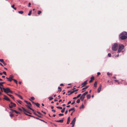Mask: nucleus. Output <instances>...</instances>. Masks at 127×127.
I'll return each mask as SVG.
<instances>
[{"label":"nucleus","mask_w":127,"mask_h":127,"mask_svg":"<svg viewBox=\"0 0 127 127\" xmlns=\"http://www.w3.org/2000/svg\"><path fill=\"white\" fill-rule=\"evenodd\" d=\"M88 93V91H87L84 93L83 95H84L85 96Z\"/></svg>","instance_id":"4be33fe9"},{"label":"nucleus","mask_w":127,"mask_h":127,"mask_svg":"<svg viewBox=\"0 0 127 127\" xmlns=\"http://www.w3.org/2000/svg\"><path fill=\"white\" fill-rule=\"evenodd\" d=\"M85 96L84 95H82L80 97V99L81 100V101H82L84 99Z\"/></svg>","instance_id":"ddd939ff"},{"label":"nucleus","mask_w":127,"mask_h":127,"mask_svg":"<svg viewBox=\"0 0 127 127\" xmlns=\"http://www.w3.org/2000/svg\"><path fill=\"white\" fill-rule=\"evenodd\" d=\"M76 121L75 118L73 119V120L70 123V124L72 125V127H73L74 126L75 123Z\"/></svg>","instance_id":"0eeeda50"},{"label":"nucleus","mask_w":127,"mask_h":127,"mask_svg":"<svg viewBox=\"0 0 127 127\" xmlns=\"http://www.w3.org/2000/svg\"><path fill=\"white\" fill-rule=\"evenodd\" d=\"M4 99L7 100V101H10V100L6 96L4 95Z\"/></svg>","instance_id":"1a4fd4ad"},{"label":"nucleus","mask_w":127,"mask_h":127,"mask_svg":"<svg viewBox=\"0 0 127 127\" xmlns=\"http://www.w3.org/2000/svg\"><path fill=\"white\" fill-rule=\"evenodd\" d=\"M27 104H28L31 106L32 105L31 103L30 102H28V103H27Z\"/></svg>","instance_id":"5fc2aeb1"},{"label":"nucleus","mask_w":127,"mask_h":127,"mask_svg":"<svg viewBox=\"0 0 127 127\" xmlns=\"http://www.w3.org/2000/svg\"><path fill=\"white\" fill-rule=\"evenodd\" d=\"M18 12L20 14H22L24 12L23 11H19Z\"/></svg>","instance_id":"7c9ffc66"},{"label":"nucleus","mask_w":127,"mask_h":127,"mask_svg":"<svg viewBox=\"0 0 127 127\" xmlns=\"http://www.w3.org/2000/svg\"><path fill=\"white\" fill-rule=\"evenodd\" d=\"M44 114H46V113L45 112H44L43 111H41Z\"/></svg>","instance_id":"0e129e2a"},{"label":"nucleus","mask_w":127,"mask_h":127,"mask_svg":"<svg viewBox=\"0 0 127 127\" xmlns=\"http://www.w3.org/2000/svg\"><path fill=\"white\" fill-rule=\"evenodd\" d=\"M124 45L122 44L119 45L118 53H120L122 50L124 48Z\"/></svg>","instance_id":"f03ea898"},{"label":"nucleus","mask_w":127,"mask_h":127,"mask_svg":"<svg viewBox=\"0 0 127 127\" xmlns=\"http://www.w3.org/2000/svg\"><path fill=\"white\" fill-rule=\"evenodd\" d=\"M3 73L5 75H6V72L5 71H3Z\"/></svg>","instance_id":"09e8293b"},{"label":"nucleus","mask_w":127,"mask_h":127,"mask_svg":"<svg viewBox=\"0 0 127 127\" xmlns=\"http://www.w3.org/2000/svg\"><path fill=\"white\" fill-rule=\"evenodd\" d=\"M81 95V94H79L76 97H73V99H76V98H79V97Z\"/></svg>","instance_id":"f8f14e48"},{"label":"nucleus","mask_w":127,"mask_h":127,"mask_svg":"<svg viewBox=\"0 0 127 127\" xmlns=\"http://www.w3.org/2000/svg\"><path fill=\"white\" fill-rule=\"evenodd\" d=\"M80 99H78L76 101V102L77 103H79L80 102Z\"/></svg>","instance_id":"c9c22d12"},{"label":"nucleus","mask_w":127,"mask_h":127,"mask_svg":"<svg viewBox=\"0 0 127 127\" xmlns=\"http://www.w3.org/2000/svg\"><path fill=\"white\" fill-rule=\"evenodd\" d=\"M14 6H15L13 4L11 6V7L12 8H13L14 7Z\"/></svg>","instance_id":"e2e57ef3"},{"label":"nucleus","mask_w":127,"mask_h":127,"mask_svg":"<svg viewBox=\"0 0 127 127\" xmlns=\"http://www.w3.org/2000/svg\"><path fill=\"white\" fill-rule=\"evenodd\" d=\"M33 117L34 118H35V119H37L39 120V118H37V117H35L34 116H33Z\"/></svg>","instance_id":"864d4df0"},{"label":"nucleus","mask_w":127,"mask_h":127,"mask_svg":"<svg viewBox=\"0 0 127 127\" xmlns=\"http://www.w3.org/2000/svg\"><path fill=\"white\" fill-rule=\"evenodd\" d=\"M65 110V107H64L63 108V109L61 110V112L62 113H64V112Z\"/></svg>","instance_id":"b1692460"},{"label":"nucleus","mask_w":127,"mask_h":127,"mask_svg":"<svg viewBox=\"0 0 127 127\" xmlns=\"http://www.w3.org/2000/svg\"><path fill=\"white\" fill-rule=\"evenodd\" d=\"M97 82L96 81L95 82L94 84V86L96 88L97 87Z\"/></svg>","instance_id":"6ab92c4d"},{"label":"nucleus","mask_w":127,"mask_h":127,"mask_svg":"<svg viewBox=\"0 0 127 127\" xmlns=\"http://www.w3.org/2000/svg\"><path fill=\"white\" fill-rule=\"evenodd\" d=\"M64 118H63L62 120H60L58 121H56L57 122H60L61 123H62L63 122V119Z\"/></svg>","instance_id":"4468645a"},{"label":"nucleus","mask_w":127,"mask_h":127,"mask_svg":"<svg viewBox=\"0 0 127 127\" xmlns=\"http://www.w3.org/2000/svg\"><path fill=\"white\" fill-rule=\"evenodd\" d=\"M107 74L108 75H112V74L111 73H110L109 72H108L107 73Z\"/></svg>","instance_id":"79ce46f5"},{"label":"nucleus","mask_w":127,"mask_h":127,"mask_svg":"<svg viewBox=\"0 0 127 127\" xmlns=\"http://www.w3.org/2000/svg\"><path fill=\"white\" fill-rule=\"evenodd\" d=\"M31 5V3L30 2L29 3L28 6L29 7H30L31 6H30Z\"/></svg>","instance_id":"680f3d73"},{"label":"nucleus","mask_w":127,"mask_h":127,"mask_svg":"<svg viewBox=\"0 0 127 127\" xmlns=\"http://www.w3.org/2000/svg\"><path fill=\"white\" fill-rule=\"evenodd\" d=\"M87 99H89L91 97V95H87Z\"/></svg>","instance_id":"5701e85b"},{"label":"nucleus","mask_w":127,"mask_h":127,"mask_svg":"<svg viewBox=\"0 0 127 127\" xmlns=\"http://www.w3.org/2000/svg\"><path fill=\"white\" fill-rule=\"evenodd\" d=\"M16 104L13 103L12 102H10V104H9V107L10 108H12L13 107H16Z\"/></svg>","instance_id":"20e7f679"},{"label":"nucleus","mask_w":127,"mask_h":127,"mask_svg":"<svg viewBox=\"0 0 127 127\" xmlns=\"http://www.w3.org/2000/svg\"><path fill=\"white\" fill-rule=\"evenodd\" d=\"M2 63L4 65H6V64L4 62H3Z\"/></svg>","instance_id":"6e6d98bb"},{"label":"nucleus","mask_w":127,"mask_h":127,"mask_svg":"<svg viewBox=\"0 0 127 127\" xmlns=\"http://www.w3.org/2000/svg\"><path fill=\"white\" fill-rule=\"evenodd\" d=\"M71 101H69L68 102V103H67V104L68 105V104H70V103H71Z\"/></svg>","instance_id":"bf43d9fd"},{"label":"nucleus","mask_w":127,"mask_h":127,"mask_svg":"<svg viewBox=\"0 0 127 127\" xmlns=\"http://www.w3.org/2000/svg\"><path fill=\"white\" fill-rule=\"evenodd\" d=\"M70 107V105H68L66 106V107L67 108L69 107Z\"/></svg>","instance_id":"774afa93"},{"label":"nucleus","mask_w":127,"mask_h":127,"mask_svg":"<svg viewBox=\"0 0 127 127\" xmlns=\"http://www.w3.org/2000/svg\"><path fill=\"white\" fill-rule=\"evenodd\" d=\"M68 111L67 110H66V111H65V114H66L68 112Z\"/></svg>","instance_id":"13d9d810"},{"label":"nucleus","mask_w":127,"mask_h":127,"mask_svg":"<svg viewBox=\"0 0 127 127\" xmlns=\"http://www.w3.org/2000/svg\"><path fill=\"white\" fill-rule=\"evenodd\" d=\"M14 112H15V113L17 114L18 112L16 110H14Z\"/></svg>","instance_id":"3c124183"},{"label":"nucleus","mask_w":127,"mask_h":127,"mask_svg":"<svg viewBox=\"0 0 127 127\" xmlns=\"http://www.w3.org/2000/svg\"><path fill=\"white\" fill-rule=\"evenodd\" d=\"M32 100H33L34 99H35V98H34L32 96V97H31V98H30Z\"/></svg>","instance_id":"e433bc0d"},{"label":"nucleus","mask_w":127,"mask_h":127,"mask_svg":"<svg viewBox=\"0 0 127 127\" xmlns=\"http://www.w3.org/2000/svg\"><path fill=\"white\" fill-rule=\"evenodd\" d=\"M37 113H38V114H39L40 115H42V114L39 112L37 111Z\"/></svg>","instance_id":"8fccbe9b"},{"label":"nucleus","mask_w":127,"mask_h":127,"mask_svg":"<svg viewBox=\"0 0 127 127\" xmlns=\"http://www.w3.org/2000/svg\"><path fill=\"white\" fill-rule=\"evenodd\" d=\"M89 87V86H86L85 87L83 88L82 89V90H84L86 89H87Z\"/></svg>","instance_id":"bb28decb"},{"label":"nucleus","mask_w":127,"mask_h":127,"mask_svg":"<svg viewBox=\"0 0 127 127\" xmlns=\"http://www.w3.org/2000/svg\"><path fill=\"white\" fill-rule=\"evenodd\" d=\"M3 85L1 84V82L0 83V87H3Z\"/></svg>","instance_id":"49530a36"},{"label":"nucleus","mask_w":127,"mask_h":127,"mask_svg":"<svg viewBox=\"0 0 127 127\" xmlns=\"http://www.w3.org/2000/svg\"><path fill=\"white\" fill-rule=\"evenodd\" d=\"M0 65L2 66H3V64H1V63H0Z\"/></svg>","instance_id":"69168bd1"},{"label":"nucleus","mask_w":127,"mask_h":127,"mask_svg":"<svg viewBox=\"0 0 127 127\" xmlns=\"http://www.w3.org/2000/svg\"><path fill=\"white\" fill-rule=\"evenodd\" d=\"M14 76L13 75H10L9 76V78H12Z\"/></svg>","instance_id":"c85d7f7f"},{"label":"nucleus","mask_w":127,"mask_h":127,"mask_svg":"<svg viewBox=\"0 0 127 127\" xmlns=\"http://www.w3.org/2000/svg\"><path fill=\"white\" fill-rule=\"evenodd\" d=\"M118 48V45L117 43L115 44L112 47V50L113 51H116L117 50Z\"/></svg>","instance_id":"7ed1b4c3"},{"label":"nucleus","mask_w":127,"mask_h":127,"mask_svg":"<svg viewBox=\"0 0 127 127\" xmlns=\"http://www.w3.org/2000/svg\"><path fill=\"white\" fill-rule=\"evenodd\" d=\"M100 74V73L99 72H98L97 73V75L98 76Z\"/></svg>","instance_id":"4d7b16f0"},{"label":"nucleus","mask_w":127,"mask_h":127,"mask_svg":"<svg viewBox=\"0 0 127 127\" xmlns=\"http://www.w3.org/2000/svg\"><path fill=\"white\" fill-rule=\"evenodd\" d=\"M119 37L122 40L126 39L127 38V32H122L120 34Z\"/></svg>","instance_id":"f257e3e1"},{"label":"nucleus","mask_w":127,"mask_h":127,"mask_svg":"<svg viewBox=\"0 0 127 127\" xmlns=\"http://www.w3.org/2000/svg\"><path fill=\"white\" fill-rule=\"evenodd\" d=\"M59 115L60 116H63V115H64V114H59Z\"/></svg>","instance_id":"de8ad7c7"},{"label":"nucleus","mask_w":127,"mask_h":127,"mask_svg":"<svg viewBox=\"0 0 127 127\" xmlns=\"http://www.w3.org/2000/svg\"><path fill=\"white\" fill-rule=\"evenodd\" d=\"M41 13V11L40 10H39L38 11V12H37V14H38L39 15Z\"/></svg>","instance_id":"f704fd0d"},{"label":"nucleus","mask_w":127,"mask_h":127,"mask_svg":"<svg viewBox=\"0 0 127 127\" xmlns=\"http://www.w3.org/2000/svg\"><path fill=\"white\" fill-rule=\"evenodd\" d=\"M56 108L58 109H62V108L61 107L58 106Z\"/></svg>","instance_id":"72a5a7b5"},{"label":"nucleus","mask_w":127,"mask_h":127,"mask_svg":"<svg viewBox=\"0 0 127 127\" xmlns=\"http://www.w3.org/2000/svg\"><path fill=\"white\" fill-rule=\"evenodd\" d=\"M75 102V100H74L73 101V102L71 103V104L72 105H73V104H74Z\"/></svg>","instance_id":"37998d69"},{"label":"nucleus","mask_w":127,"mask_h":127,"mask_svg":"<svg viewBox=\"0 0 127 127\" xmlns=\"http://www.w3.org/2000/svg\"><path fill=\"white\" fill-rule=\"evenodd\" d=\"M26 106L29 109L32 110L33 111H34V110L33 109H32V108H31L30 107V106L29 105H26Z\"/></svg>","instance_id":"dca6fc26"},{"label":"nucleus","mask_w":127,"mask_h":127,"mask_svg":"<svg viewBox=\"0 0 127 127\" xmlns=\"http://www.w3.org/2000/svg\"><path fill=\"white\" fill-rule=\"evenodd\" d=\"M18 109H19V110H20V111H23V110H22V109H21V108H19Z\"/></svg>","instance_id":"052dcab7"},{"label":"nucleus","mask_w":127,"mask_h":127,"mask_svg":"<svg viewBox=\"0 0 127 127\" xmlns=\"http://www.w3.org/2000/svg\"><path fill=\"white\" fill-rule=\"evenodd\" d=\"M84 107V105L83 104H82L81 105V106H80V109H81L82 108H83Z\"/></svg>","instance_id":"2f4dec72"},{"label":"nucleus","mask_w":127,"mask_h":127,"mask_svg":"<svg viewBox=\"0 0 127 127\" xmlns=\"http://www.w3.org/2000/svg\"><path fill=\"white\" fill-rule=\"evenodd\" d=\"M39 120L40 121H43V122H45V123H47L46 122H45V121H44V120H41V119H39Z\"/></svg>","instance_id":"a18cd8bd"},{"label":"nucleus","mask_w":127,"mask_h":127,"mask_svg":"<svg viewBox=\"0 0 127 127\" xmlns=\"http://www.w3.org/2000/svg\"><path fill=\"white\" fill-rule=\"evenodd\" d=\"M87 80H86L85 81V82H84L81 85H82V87H83L85 86L87 84Z\"/></svg>","instance_id":"9d476101"},{"label":"nucleus","mask_w":127,"mask_h":127,"mask_svg":"<svg viewBox=\"0 0 127 127\" xmlns=\"http://www.w3.org/2000/svg\"><path fill=\"white\" fill-rule=\"evenodd\" d=\"M32 11L31 10H30L29 11V13L28 14V15L29 16H30L31 15V14L32 13Z\"/></svg>","instance_id":"c756f323"},{"label":"nucleus","mask_w":127,"mask_h":127,"mask_svg":"<svg viewBox=\"0 0 127 127\" xmlns=\"http://www.w3.org/2000/svg\"><path fill=\"white\" fill-rule=\"evenodd\" d=\"M13 116H14L13 115V114H11L10 115V116L11 117H13Z\"/></svg>","instance_id":"c03bdc74"},{"label":"nucleus","mask_w":127,"mask_h":127,"mask_svg":"<svg viewBox=\"0 0 127 127\" xmlns=\"http://www.w3.org/2000/svg\"><path fill=\"white\" fill-rule=\"evenodd\" d=\"M95 79L94 77V76H92L91 78V80L89 81L90 83L92 82Z\"/></svg>","instance_id":"9b49d317"},{"label":"nucleus","mask_w":127,"mask_h":127,"mask_svg":"<svg viewBox=\"0 0 127 127\" xmlns=\"http://www.w3.org/2000/svg\"><path fill=\"white\" fill-rule=\"evenodd\" d=\"M7 95L10 96L13 99H14V97L13 96V95H9V94H8Z\"/></svg>","instance_id":"aec40b11"},{"label":"nucleus","mask_w":127,"mask_h":127,"mask_svg":"<svg viewBox=\"0 0 127 127\" xmlns=\"http://www.w3.org/2000/svg\"><path fill=\"white\" fill-rule=\"evenodd\" d=\"M70 117H69L67 119V124H69L70 122Z\"/></svg>","instance_id":"2eb2a0df"},{"label":"nucleus","mask_w":127,"mask_h":127,"mask_svg":"<svg viewBox=\"0 0 127 127\" xmlns=\"http://www.w3.org/2000/svg\"><path fill=\"white\" fill-rule=\"evenodd\" d=\"M48 98L49 99V100L51 101L53 99V98L52 97H50Z\"/></svg>","instance_id":"cd10ccee"},{"label":"nucleus","mask_w":127,"mask_h":127,"mask_svg":"<svg viewBox=\"0 0 127 127\" xmlns=\"http://www.w3.org/2000/svg\"><path fill=\"white\" fill-rule=\"evenodd\" d=\"M22 109H23V111L24 112H24H26L30 114H32L31 113L28 112V110L26 109L23 107H22Z\"/></svg>","instance_id":"423d86ee"},{"label":"nucleus","mask_w":127,"mask_h":127,"mask_svg":"<svg viewBox=\"0 0 127 127\" xmlns=\"http://www.w3.org/2000/svg\"><path fill=\"white\" fill-rule=\"evenodd\" d=\"M13 80L16 83V84H17L18 82H17V81L16 80L14 79H13Z\"/></svg>","instance_id":"473e14b6"},{"label":"nucleus","mask_w":127,"mask_h":127,"mask_svg":"<svg viewBox=\"0 0 127 127\" xmlns=\"http://www.w3.org/2000/svg\"><path fill=\"white\" fill-rule=\"evenodd\" d=\"M70 93V94H72L73 93L72 91H68L67 92V93Z\"/></svg>","instance_id":"58836bf2"},{"label":"nucleus","mask_w":127,"mask_h":127,"mask_svg":"<svg viewBox=\"0 0 127 127\" xmlns=\"http://www.w3.org/2000/svg\"><path fill=\"white\" fill-rule=\"evenodd\" d=\"M24 114H25L26 115H27V116H30V117H33V116H32V115H30L28 114H27L26 113H25V112H24Z\"/></svg>","instance_id":"393cba45"},{"label":"nucleus","mask_w":127,"mask_h":127,"mask_svg":"<svg viewBox=\"0 0 127 127\" xmlns=\"http://www.w3.org/2000/svg\"><path fill=\"white\" fill-rule=\"evenodd\" d=\"M36 106H37V107H39V106H40V104H39L38 103H35V104Z\"/></svg>","instance_id":"412c9836"},{"label":"nucleus","mask_w":127,"mask_h":127,"mask_svg":"<svg viewBox=\"0 0 127 127\" xmlns=\"http://www.w3.org/2000/svg\"><path fill=\"white\" fill-rule=\"evenodd\" d=\"M17 101L18 102V103H19L20 104H21V103L22 102L20 100H18Z\"/></svg>","instance_id":"a19ab883"},{"label":"nucleus","mask_w":127,"mask_h":127,"mask_svg":"<svg viewBox=\"0 0 127 127\" xmlns=\"http://www.w3.org/2000/svg\"><path fill=\"white\" fill-rule=\"evenodd\" d=\"M108 57H110L111 56V54L110 53H108Z\"/></svg>","instance_id":"ea45409f"},{"label":"nucleus","mask_w":127,"mask_h":127,"mask_svg":"<svg viewBox=\"0 0 127 127\" xmlns=\"http://www.w3.org/2000/svg\"><path fill=\"white\" fill-rule=\"evenodd\" d=\"M71 111H73V112H74L75 111V108L74 107L72 108H71L70 109L68 110L69 112H70Z\"/></svg>","instance_id":"f3484780"},{"label":"nucleus","mask_w":127,"mask_h":127,"mask_svg":"<svg viewBox=\"0 0 127 127\" xmlns=\"http://www.w3.org/2000/svg\"><path fill=\"white\" fill-rule=\"evenodd\" d=\"M0 61L2 63L4 62L3 59H0Z\"/></svg>","instance_id":"4c0bfd02"},{"label":"nucleus","mask_w":127,"mask_h":127,"mask_svg":"<svg viewBox=\"0 0 127 127\" xmlns=\"http://www.w3.org/2000/svg\"><path fill=\"white\" fill-rule=\"evenodd\" d=\"M74 90L75 91V92H76V91H78V89H76V90Z\"/></svg>","instance_id":"338daca9"},{"label":"nucleus","mask_w":127,"mask_h":127,"mask_svg":"<svg viewBox=\"0 0 127 127\" xmlns=\"http://www.w3.org/2000/svg\"><path fill=\"white\" fill-rule=\"evenodd\" d=\"M101 87H102L101 85V84L100 85L99 87L97 89V92L98 93H99L101 91Z\"/></svg>","instance_id":"6e6552de"},{"label":"nucleus","mask_w":127,"mask_h":127,"mask_svg":"<svg viewBox=\"0 0 127 127\" xmlns=\"http://www.w3.org/2000/svg\"><path fill=\"white\" fill-rule=\"evenodd\" d=\"M10 110H11V111H12V112H13H13H14V111H14V110H13V109H10Z\"/></svg>","instance_id":"603ef678"},{"label":"nucleus","mask_w":127,"mask_h":127,"mask_svg":"<svg viewBox=\"0 0 127 127\" xmlns=\"http://www.w3.org/2000/svg\"><path fill=\"white\" fill-rule=\"evenodd\" d=\"M16 95H17L21 99H23V98L20 95L16 94Z\"/></svg>","instance_id":"a878e982"},{"label":"nucleus","mask_w":127,"mask_h":127,"mask_svg":"<svg viewBox=\"0 0 127 127\" xmlns=\"http://www.w3.org/2000/svg\"><path fill=\"white\" fill-rule=\"evenodd\" d=\"M4 92L6 93H8L10 91V89L9 88H6L5 89L4 88H2Z\"/></svg>","instance_id":"39448f33"},{"label":"nucleus","mask_w":127,"mask_h":127,"mask_svg":"<svg viewBox=\"0 0 127 127\" xmlns=\"http://www.w3.org/2000/svg\"><path fill=\"white\" fill-rule=\"evenodd\" d=\"M6 78L7 79L8 81H9L10 82H11L12 80H13V79H13V78H8L7 77H6Z\"/></svg>","instance_id":"a211bd4d"}]
</instances>
